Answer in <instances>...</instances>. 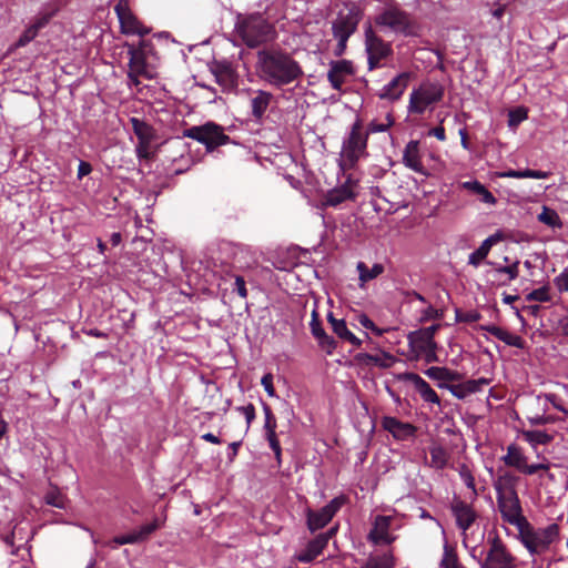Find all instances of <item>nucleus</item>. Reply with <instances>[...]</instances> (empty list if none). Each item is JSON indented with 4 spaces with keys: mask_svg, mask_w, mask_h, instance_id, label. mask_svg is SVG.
<instances>
[{
    "mask_svg": "<svg viewBox=\"0 0 568 568\" xmlns=\"http://www.w3.org/2000/svg\"><path fill=\"white\" fill-rule=\"evenodd\" d=\"M235 31L248 48H256L273 40L275 29L264 18L263 13H239L235 22Z\"/></svg>",
    "mask_w": 568,
    "mask_h": 568,
    "instance_id": "obj_2",
    "label": "nucleus"
},
{
    "mask_svg": "<svg viewBox=\"0 0 568 568\" xmlns=\"http://www.w3.org/2000/svg\"><path fill=\"white\" fill-rule=\"evenodd\" d=\"M162 526V523L159 518L153 519L151 523L142 525L139 529L135 530V534L139 538V541H144L149 538L151 534L158 530Z\"/></svg>",
    "mask_w": 568,
    "mask_h": 568,
    "instance_id": "obj_41",
    "label": "nucleus"
},
{
    "mask_svg": "<svg viewBox=\"0 0 568 568\" xmlns=\"http://www.w3.org/2000/svg\"><path fill=\"white\" fill-rule=\"evenodd\" d=\"M263 412L265 415L264 429L266 432H275L277 427L276 417L272 412V408L268 404L263 403Z\"/></svg>",
    "mask_w": 568,
    "mask_h": 568,
    "instance_id": "obj_51",
    "label": "nucleus"
},
{
    "mask_svg": "<svg viewBox=\"0 0 568 568\" xmlns=\"http://www.w3.org/2000/svg\"><path fill=\"white\" fill-rule=\"evenodd\" d=\"M113 541L116 544V545H126V544H138L140 542L139 541V538L135 534V530L129 532V534H125V535H121V536H116L114 537Z\"/></svg>",
    "mask_w": 568,
    "mask_h": 568,
    "instance_id": "obj_62",
    "label": "nucleus"
},
{
    "mask_svg": "<svg viewBox=\"0 0 568 568\" xmlns=\"http://www.w3.org/2000/svg\"><path fill=\"white\" fill-rule=\"evenodd\" d=\"M554 283L559 292H568V270H564L556 276Z\"/></svg>",
    "mask_w": 568,
    "mask_h": 568,
    "instance_id": "obj_63",
    "label": "nucleus"
},
{
    "mask_svg": "<svg viewBox=\"0 0 568 568\" xmlns=\"http://www.w3.org/2000/svg\"><path fill=\"white\" fill-rule=\"evenodd\" d=\"M233 291H235L242 298H246L247 290L245 281L242 276L239 275L235 277Z\"/></svg>",
    "mask_w": 568,
    "mask_h": 568,
    "instance_id": "obj_64",
    "label": "nucleus"
},
{
    "mask_svg": "<svg viewBox=\"0 0 568 568\" xmlns=\"http://www.w3.org/2000/svg\"><path fill=\"white\" fill-rule=\"evenodd\" d=\"M367 141L368 132L364 131L362 121L356 120L342 145V155L348 168H354L362 156L367 155Z\"/></svg>",
    "mask_w": 568,
    "mask_h": 568,
    "instance_id": "obj_6",
    "label": "nucleus"
},
{
    "mask_svg": "<svg viewBox=\"0 0 568 568\" xmlns=\"http://www.w3.org/2000/svg\"><path fill=\"white\" fill-rule=\"evenodd\" d=\"M316 341L318 343V346L327 355H332L337 347V342L334 339L333 336L328 335L327 333L323 334V337H318Z\"/></svg>",
    "mask_w": 568,
    "mask_h": 568,
    "instance_id": "obj_50",
    "label": "nucleus"
},
{
    "mask_svg": "<svg viewBox=\"0 0 568 568\" xmlns=\"http://www.w3.org/2000/svg\"><path fill=\"white\" fill-rule=\"evenodd\" d=\"M526 300L541 303L550 302L551 296L549 294V287L547 285H544L539 288L531 291L529 294L526 295Z\"/></svg>",
    "mask_w": 568,
    "mask_h": 568,
    "instance_id": "obj_44",
    "label": "nucleus"
},
{
    "mask_svg": "<svg viewBox=\"0 0 568 568\" xmlns=\"http://www.w3.org/2000/svg\"><path fill=\"white\" fill-rule=\"evenodd\" d=\"M153 43L150 40H141L139 45H128L129 60V79H133L135 75H142L146 79H152L153 74L149 69L148 58L153 55Z\"/></svg>",
    "mask_w": 568,
    "mask_h": 568,
    "instance_id": "obj_10",
    "label": "nucleus"
},
{
    "mask_svg": "<svg viewBox=\"0 0 568 568\" xmlns=\"http://www.w3.org/2000/svg\"><path fill=\"white\" fill-rule=\"evenodd\" d=\"M273 100V94L268 91L264 90H253L252 97L250 99V105H251V113L254 120L261 121L271 102Z\"/></svg>",
    "mask_w": 568,
    "mask_h": 568,
    "instance_id": "obj_24",
    "label": "nucleus"
},
{
    "mask_svg": "<svg viewBox=\"0 0 568 568\" xmlns=\"http://www.w3.org/2000/svg\"><path fill=\"white\" fill-rule=\"evenodd\" d=\"M489 254L481 245L469 254L468 263L475 267H477Z\"/></svg>",
    "mask_w": 568,
    "mask_h": 568,
    "instance_id": "obj_59",
    "label": "nucleus"
},
{
    "mask_svg": "<svg viewBox=\"0 0 568 568\" xmlns=\"http://www.w3.org/2000/svg\"><path fill=\"white\" fill-rule=\"evenodd\" d=\"M355 193L348 183L341 185L339 187L331 190L325 196V205L337 206L347 200H354Z\"/></svg>",
    "mask_w": 568,
    "mask_h": 568,
    "instance_id": "obj_31",
    "label": "nucleus"
},
{
    "mask_svg": "<svg viewBox=\"0 0 568 568\" xmlns=\"http://www.w3.org/2000/svg\"><path fill=\"white\" fill-rule=\"evenodd\" d=\"M425 374L434 381H437L438 384H448V368L447 367H439V366H432L425 371Z\"/></svg>",
    "mask_w": 568,
    "mask_h": 568,
    "instance_id": "obj_42",
    "label": "nucleus"
},
{
    "mask_svg": "<svg viewBox=\"0 0 568 568\" xmlns=\"http://www.w3.org/2000/svg\"><path fill=\"white\" fill-rule=\"evenodd\" d=\"M394 124V118L390 113L386 115V122L379 123L377 121H372L368 124V130L366 132L369 133H377V132H385L387 131L392 125Z\"/></svg>",
    "mask_w": 568,
    "mask_h": 568,
    "instance_id": "obj_52",
    "label": "nucleus"
},
{
    "mask_svg": "<svg viewBox=\"0 0 568 568\" xmlns=\"http://www.w3.org/2000/svg\"><path fill=\"white\" fill-rule=\"evenodd\" d=\"M456 322L458 323H475L481 318V314L475 310L463 312L456 310Z\"/></svg>",
    "mask_w": 568,
    "mask_h": 568,
    "instance_id": "obj_48",
    "label": "nucleus"
},
{
    "mask_svg": "<svg viewBox=\"0 0 568 568\" xmlns=\"http://www.w3.org/2000/svg\"><path fill=\"white\" fill-rule=\"evenodd\" d=\"M361 21V12L352 8L346 13L339 12L337 18L332 24L334 38L337 40V45L334 50L336 57H342L347 48L349 37L357 30Z\"/></svg>",
    "mask_w": 568,
    "mask_h": 568,
    "instance_id": "obj_7",
    "label": "nucleus"
},
{
    "mask_svg": "<svg viewBox=\"0 0 568 568\" xmlns=\"http://www.w3.org/2000/svg\"><path fill=\"white\" fill-rule=\"evenodd\" d=\"M410 72H402L397 77H395L389 83H387L383 91L379 93V98L388 101L398 100L404 91L407 89L409 81L412 79Z\"/></svg>",
    "mask_w": 568,
    "mask_h": 568,
    "instance_id": "obj_21",
    "label": "nucleus"
},
{
    "mask_svg": "<svg viewBox=\"0 0 568 568\" xmlns=\"http://www.w3.org/2000/svg\"><path fill=\"white\" fill-rule=\"evenodd\" d=\"M346 503L345 496H338L333 498L327 505L322 507L320 510L307 511V527L311 531H316L324 528Z\"/></svg>",
    "mask_w": 568,
    "mask_h": 568,
    "instance_id": "obj_16",
    "label": "nucleus"
},
{
    "mask_svg": "<svg viewBox=\"0 0 568 568\" xmlns=\"http://www.w3.org/2000/svg\"><path fill=\"white\" fill-rule=\"evenodd\" d=\"M450 510L455 517L456 526L463 532H466L478 518V514L474 507L460 499H455L450 504Z\"/></svg>",
    "mask_w": 568,
    "mask_h": 568,
    "instance_id": "obj_18",
    "label": "nucleus"
},
{
    "mask_svg": "<svg viewBox=\"0 0 568 568\" xmlns=\"http://www.w3.org/2000/svg\"><path fill=\"white\" fill-rule=\"evenodd\" d=\"M462 187L478 195L483 203L495 204L497 201L494 194L477 180L463 182Z\"/></svg>",
    "mask_w": 568,
    "mask_h": 568,
    "instance_id": "obj_32",
    "label": "nucleus"
},
{
    "mask_svg": "<svg viewBox=\"0 0 568 568\" xmlns=\"http://www.w3.org/2000/svg\"><path fill=\"white\" fill-rule=\"evenodd\" d=\"M488 551L480 568H516L517 558L510 552L498 535L488 538Z\"/></svg>",
    "mask_w": 568,
    "mask_h": 568,
    "instance_id": "obj_12",
    "label": "nucleus"
},
{
    "mask_svg": "<svg viewBox=\"0 0 568 568\" xmlns=\"http://www.w3.org/2000/svg\"><path fill=\"white\" fill-rule=\"evenodd\" d=\"M525 119H527V111L524 108L511 110L508 114V125L517 126Z\"/></svg>",
    "mask_w": 568,
    "mask_h": 568,
    "instance_id": "obj_56",
    "label": "nucleus"
},
{
    "mask_svg": "<svg viewBox=\"0 0 568 568\" xmlns=\"http://www.w3.org/2000/svg\"><path fill=\"white\" fill-rule=\"evenodd\" d=\"M382 426L397 439H406L414 436L416 428L409 423H404L393 416H385Z\"/></svg>",
    "mask_w": 568,
    "mask_h": 568,
    "instance_id": "obj_25",
    "label": "nucleus"
},
{
    "mask_svg": "<svg viewBox=\"0 0 568 568\" xmlns=\"http://www.w3.org/2000/svg\"><path fill=\"white\" fill-rule=\"evenodd\" d=\"M442 568H465L459 564L456 549L447 542L444 545V555L440 561Z\"/></svg>",
    "mask_w": 568,
    "mask_h": 568,
    "instance_id": "obj_40",
    "label": "nucleus"
},
{
    "mask_svg": "<svg viewBox=\"0 0 568 568\" xmlns=\"http://www.w3.org/2000/svg\"><path fill=\"white\" fill-rule=\"evenodd\" d=\"M463 383L465 384L466 392L471 395L481 392L490 383V379L480 377L478 379H467Z\"/></svg>",
    "mask_w": 568,
    "mask_h": 568,
    "instance_id": "obj_46",
    "label": "nucleus"
},
{
    "mask_svg": "<svg viewBox=\"0 0 568 568\" xmlns=\"http://www.w3.org/2000/svg\"><path fill=\"white\" fill-rule=\"evenodd\" d=\"M444 97V88L438 83H423L412 91L409 97V113L423 114L426 109L439 102Z\"/></svg>",
    "mask_w": 568,
    "mask_h": 568,
    "instance_id": "obj_11",
    "label": "nucleus"
},
{
    "mask_svg": "<svg viewBox=\"0 0 568 568\" xmlns=\"http://www.w3.org/2000/svg\"><path fill=\"white\" fill-rule=\"evenodd\" d=\"M393 518L390 516L378 515L374 519L373 528L368 534V539L375 545H390L395 537L389 534V527Z\"/></svg>",
    "mask_w": 568,
    "mask_h": 568,
    "instance_id": "obj_19",
    "label": "nucleus"
},
{
    "mask_svg": "<svg viewBox=\"0 0 568 568\" xmlns=\"http://www.w3.org/2000/svg\"><path fill=\"white\" fill-rule=\"evenodd\" d=\"M354 359L361 365H375L383 368L390 367L395 361L393 355L385 352L382 355L358 353L355 355Z\"/></svg>",
    "mask_w": 568,
    "mask_h": 568,
    "instance_id": "obj_30",
    "label": "nucleus"
},
{
    "mask_svg": "<svg viewBox=\"0 0 568 568\" xmlns=\"http://www.w3.org/2000/svg\"><path fill=\"white\" fill-rule=\"evenodd\" d=\"M327 321L331 324L333 332L343 341L351 343L355 347L362 345V339L355 336L347 327L345 320L335 318L333 313H328Z\"/></svg>",
    "mask_w": 568,
    "mask_h": 568,
    "instance_id": "obj_28",
    "label": "nucleus"
},
{
    "mask_svg": "<svg viewBox=\"0 0 568 568\" xmlns=\"http://www.w3.org/2000/svg\"><path fill=\"white\" fill-rule=\"evenodd\" d=\"M403 378L414 385L415 389L425 402L437 405L440 404V399L437 393L418 374L406 373L404 374Z\"/></svg>",
    "mask_w": 568,
    "mask_h": 568,
    "instance_id": "obj_26",
    "label": "nucleus"
},
{
    "mask_svg": "<svg viewBox=\"0 0 568 568\" xmlns=\"http://www.w3.org/2000/svg\"><path fill=\"white\" fill-rule=\"evenodd\" d=\"M45 503L57 508H64V496L58 488H52L45 494Z\"/></svg>",
    "mask_w": 568,
    "mask_h": 568,
    "instance_id": "obj_43",
    "label": "nucleus"
},
{
    "mask_svg": "<svg viewBox=\"0 0 568 568\" xmlns=\"http://www.w3.org/2000/svg\"><path fill=\"white\" fill-rule=\"evenodd\" d=\"M183 136L204 144L207 152H212L231 141L230 136L224 133L223 126L212 121L185 129Z\"/></svg>",
    "mask_w": 568,
    "mask_h": 568,
    "instance_id": "obj_5",
    "label": "nucleus"
},
{
    "mask_svg": "<svg viewBox=\"0 0 568 568\" xmlns=\"http://www.w3.org/2000/svg\"><path fill=\"white\" fill-rule=\"evenodd\" d=\"M235 409L244 415L245 420H246V429H248L251 424L253 423V420L256 417L254 405L252 403H250L246 406H239Z\"/></svg>",
    "mask_w": 568,
    "mask_h": 568,
    "instance_id": "obj_58",
    "label": "nucleus"
},
{
    "mask_svg": "<svg viewBox=\"0 0 568 568\" xmlns=\"http://www.w3.org/2000/svg\"><path fill=\"white\" fill-rule=\"evenodd\" d=\"M395 558L390 551L368 557L361 568H395Z\"/></svg>",
    "mask_w": 568,
    "mask_h": 568,
    "instance_id": "obj_34",
    "label": "nucleus"
},
{
    "mask_svg": "<svg viewBox=\"0 0 568 568\" xmlns=\"http://www.w3.org/2000/svg\"><path fill=\"white\" fill-rule=\"evenodd\" d=\"M329 540V534H320L310 540L304 550L297 554L296 559L303 564H310L316 559L326 548Z\"/></svg>",
    "mask_w": 568,
    "mask_h": 568,
    "instance_id": "obj_22",
    "label": "nucleus"
},
{
    "mask_svg": "<svg viewBox=\"0 0 568 568\" xmlns=\"http://www.w3.org/2000/svg\"><path fill=\"white\" fill-rule=\"evenodd\" d=\"M374 23L381 29L403 36L415 34L416 23L408 12L398 4H389L375 16Z\"/></svg>",
    "mask_w": 568,
    "mask_h": 568,
    "instance_id": "obj_4",
    "label": "nucleus"
},
{
    "mask_svg": "<svg viewBox=\"0 0 568 568\" xmlns=\"http://www.w3.org/2000/svg\"><path fill=\"white\" fill-rule=\"evenodd\" d=\"M130 123L132 130L138 138V144L135 145V153L139 160H153L155 158L156 150L153 149L152 143L156 140V130L149 124L146 121L131 118Z\"/></svg>",
    "mask_w": 568,
    "mask_h": 568,
    "instance_id": "obj_9",
    "label": "nucleus"
},
{
    "mask_svg": "<svg viewBox=\"0 0 568 568\" xmlns=\"http://www.w3.org/2000/svg\"><path fill=\"white\" fill-rule=\"evenodd\" d=\"M496 273H505L508 275V282L516 280L519 275V261H515L507 266H499L495 270Z\"/></svg>",
    "mask_w": 568,
    "mask_h": 568,
    "instance_id": "obj_55",
    "label": "nucleus"
},
{
    "mask_svg": "<svg viewBox=\"0 0 568 568\" xmlns=\"http://www.w3.org/2000/svg\"><path fill=\"white\" fill-rule=\"evenodd\" d=\"M54 12H45L37 16L34 20L31 22L38 31L42 30L44 27L48 26L50 20L52 19Z\"/></svg>",
    "mask_w": 568,
    "mask_h": 568,
    "instance_id": "obj_61",
    "label": "nucleus"
},
{
    "mask_svg": "<svg viewBox=\"0 0 568 568\" xmlns=\"http://www.w3.org/2000/svg\"><path fill=\"white\" fill-rule=\"evenodd\" d=\"M266 439L271 449L273 450L275 458L278 463H281L282 448L280 442L277 439L276 430L275 432H266Z\"/></svg>",
    "mask_w": 568,
    "mask_h": 568,
    "instance_id": "obj_54",
    "label": "nucleus"
},
{
    "mask_svg": "<svg viewBox=\"0 0 568 568\" xmlns=\"http://www.w3.org/2000/svg\"><path fill=\"white\" fill-rule=\"evenodd\" d=\"M38 29L32 23H30V26L22 32V34L18 39L16 47H26L38 36Z\"/></svg>",
    "mask_w": 568,
    "mask_h": 568,
    "instance_id": "obj_49",
    "label": "nucleus"
},
{
    "mask_svg": "<svg viewBox=\"0 0 568 568\" xmlns=\"http://www.w3.org/2000/svg\"><path fill=\"white\" fill-rule=\"evenodd\" d=\"M356 270L358 272L359 286L364 287V285L378 277L384 273V266L379 263H375L371 268L364 263L358 262L356 265Z\"/></svg>",
    "mask_w": 568,
    "mask_h": 568,
    "instance_id": "obj_33",
    "label": "nucleus"
},
{
    "mask_svg": "<svg viewBox=\"0 0 568 568\" xmlns=\"http://www.w3.org/2000/svg\"><path fill=\"white\" fill-rule=\"evenodd\" d=\"M444 316V312L428 305L420 315V322H427L430 320H440Z\"/></svg>",
    "mask_w": 568,
    "mask_h": 568,
    "instance_id": "obj_60",
    "label": "nucleus"
},
{
    "mask_svg": "<svg viewBox=\"0 0 568 568\" xmlns=\"http://www.w3.org/2000/svg\"><path fill=\"white\" fill-rule=\"evenodd\" d=\"M365 50L367 53L368 69L375 70L384 65V61L393 55L389 42L383 40L368 24L365 29Z\"/></svg>",
    "mask_w": 568,
    "mask_h": 568,
    "instance_id": "obj_8",
    "label": "nucleus"
},
{
    "mask_svg": "<svg viewBox=\"0 0 568 568\" xmlns=\"http://www.w3.org/2000/svg\"><path fill=\"white\" fill-rule=\"evenodd\" d=\"M430 454V466L436 469H444L448 464V453L442 446L432 447Z\"/></svg>",
    "mask_w": 568,
    "mask_h": 568,
    "instance_id": "obj_38",
    "label": "nucleus"
},
{
    "mask_svg": "<svg viewBox=\"0 0 568 568\" xmlns=\"http://www.w3.org/2000/svg\"><path fill=\"white\" fill-rule=\"evenodd\" d=\"M114 12L116 13L123 34L144 37L150 33V29L144 27L133 13L128 0H119L114 6Z\"/></svg>",
    "mask_w": 568,
    "mask_h": 568,
    "instance_id": "obj_13",
    "label": "nucleus"
},
{
    "mask_svg": "<svg viewBox=\"0 0 568 568\" xmlns=\"http://www.w3.org/2000/svg\"><path fill=\"white\" fill-rule=\"evenodd\" d=\"M550 175V172L540 171V170H508L500 174L501 178H511V179H547Z\"/></svg>",
    "mask_w": 568,
    "mask_h": 568,
    "instance_id": "obj_36",
    "label": "nucleus"
},
{
    "mask_svg": "<svg viewBox=\"0 0 568 568\" xmlns=\"http://www.w3.org/2000/svg\"><path fill=\"white\" fill-rule=\"evenodd\" d=\"M497 506L504 521L515 526L517 529L528 519L523 514L521 503L518 494L509 496H497Z\"/></svg>",
    "mask_w": 568,
    "mask_h": 568,
    "instance_id": "obj_14",
    "label": "nucleus"
},
{
    "mask_svg": "<svg viewBox=\"0 0 568 568\" xmlns=\"http://www.w3.org/2000/svg\"><path fill=\"white\" fill-rule=\"evenodd\" d=\"M354 74L355 68L352 61L345 59L332 61L327 72V80L334 90L342 91L343 84Z\"/></svg>",
    "mask_w": 568,
    "mask_h": 568,
    "instance_id": "obj_17",
    "label": "nucleus"
},
{
    "mask_svg": "<svg viewBox=\"0 0 568 568\" xmlns=\"http://www.w3.org/2000/svg\"><path fill=\"white\" fill-rule=\"evenodd\" d=\"M523 436L532 446L547 445L554 439V436L545 430H525Z\"/></svg>",
    "mask_w": 568,
    "mask_h": 568,
    "instance_id": "obj_39",
    "label": "nucleus"
},
{
    "mask_svg": "<svg viewBox=\"0 0 568 568\" xmlns=\"http://www.w3.org/2000/svg\"><path fill=\"white\" fill-rule=\"evenodd\" d=\"M311 332L312 335L317 339L318 337H323V334H325V329L322 326V323L320 321L318 313L314 310L312 312V321H311Z\"/></svg>",
    "mask_w": 568,
    "mask_h": 568,
    "instance_id": "obj_57",
    "label": "nucleus"
},
{
    "mask_svg": "<svg viewBox=\"0 0 568 568\" xmlns=\"http://www.w3.org/2000/svg\"><path fill=\"white\" fill-rule=\"evenodd\" d=\"M459 476L464 484L473 490V495L476 497L478 495L476 490L475 477L473 476L470 469L465 464L459 468Z\"/></svg>",
    "mask_w": 568,
    "mask_h": 568,
    "instance_id": "obj_47",
    "label": "nucleus"
},
{
    "mask_svg": "<svg viewBox=\"0 0 568 568\" xmlns=\"http://www.w3.org/2000/svg\"><path fill=\"white\" fill-rule=\"evenodd\" d=\"M438 387L448 389L458 399H465L467 396L470 395L468 392H466V387L463 382L458 384L439 383Z\"/></svg>",
    "mask_w": 568,
    "mask_h": 568,
    "instance_id": "obj_45",
    "label": "nucleus"
},
{
    "mask_svg": "<svg viewBox=\"0 0 568 568\" xmlns=\"http://www.w3.org/2000/svg\"><path fill=\"white\" fill-rule=\"evenodd\" d=\"M501 460L506 466L514 467L525 475H534L537 474L539 470L549 469V464L541 463L528 465L527 456H525L523 449L516 444H510L507 447V453L501 457Z\"/></svg>",
    "mask_w": 568,
    "mask_h": 568,
    "instance_id": "obj_15",
    "label": "nucleus"
},
{
    "mask_svg": "<svg viewBox=\"0 0 568 568\" xmlns=\"http://www.w3.org/2000/svg\"><path fill=\"white\" fill-rule=\"evenodd\" d=\"M357 320L363 327L372 331L376 336H382L386 332V329L377 327L366 314L358 315Z\"/></svg>",
    "mask_w": 568,
    "mask_h": 568,
    "instance_id": "obj_53",
    "label": "nucleus"
},
{
    "mask_svg": "<svg viewBox=\"0 0 568 568\" xmlns=\"http://www.w3.org/2000/svg\"><path fill=\"white\" fill-rule=\"evenodd\" d=\"M403 162L404 164L417 172V173H424V165L422 163L420 154H419V142L416 140L409 141L404 150L403 154Z\"/></svg>",
    "mask_w": 568,
    "mask_h": 568,
    "instance_id": "obj_27",
    "label": "nucleus"
},
{
    "mask_svg": "<svg viewBox=\"0 0 568 568\" xmlns=\"http://www.w3.org/2000/svg\"><path fill=\"white\" fill-rule=\"evenodd\" d=\"M257 59L261 79L273 87L282 88L303 77L300 63L283 50H262Z\"/></svg>",
    "mask_w": 568,
    "mask_h": 568,
    "instance_id": "obj_1",
    "label": "nucleus"
},
{
    "mask_svg": "<svg viewBox=\"0 0 568 568\" xmlns=\"http://www.w3.org/2000/svg\"><path fill=\"white\" fill-rule=\"evenodd\" d=\"M519 476L514 474L513 471L498 469L497 476L494 480V488L496 490L497 496H509L516 495L517 486L519 484Z\"/></svg>",
    "mask_w": 568,
    "mask_h": 568,
    "instance_id": "obj_20",
    "label": "nucleus"
},
{
    "mask_svg": "<svg viewBox=\"0 0 568 568\" xmlns=\"http://www.w3.org/2000/svg\"><path fill=\"white\" fill-rule=\"evenodd\" d=\"M538 221L552 229H560L562 226L558 213L548 206H542V211L538 214Z\"/></svg>",
    "mask_w": 568,
    "mask_h": 568,
    "instance_id": "obj_37",
    "label": "nucleus"
},
{
    "mask_svg": "<svg viewBox=\"0 0 568 568\" xmlns=\"http://www.w3.org/2000/svg\"><path fill=\"white\" fill-rule=\"evenodd\" d=\"M480 329L488 332L499 341L504 342L506 345L517 348L525 347V341L523 339L521 336L514 335L501 327H498L496 325H481Z\"/></svg>",
    "mask_w": 568,
    "mask_h": 568,
    "instance_id": "obj_29",
    "label": "nucleus"
},
{
    "mask_svg": "<svg viewBox=\"0 0 568 568\" xmlns=\"http://www.w3.org/2000/svg\"><path fill=\"white\" fill-rule=\"evenodd\" d=\"M517 530L520 541L532 555L547 551L550 545L559 537V526L557 524H550L545 528L536 529L527 520Z\"/></svg>",
    "mask_w": 568,
    "mask_h": 568,
    "instance_id": "obj_3",
    "label": "nucleus"
},
{
    "mask_svg": "<svg viewBox=\"0 0 568 568\" xmlns=\"http://www.w3.org/2000/svg\"><path fill=\"white\" fill-rule=\"evenodd\" d=\"M408 341L416 354L424 352L436 344L435 339H430L419 329L408 334Z\"/></svg>",
    "mask_w": 568,
    "mask_h": 568,
    "instance_id": "obj_35",
    "label": "nucleus"
},
{
    "mask_svg": "<svg viewBox=\"0 0 568 568\" xmlns=\"http://www.w3.org/2000/svg\"><path fill=\"white\" fill-rule=\"evenodd\" d=\"M216 82L224 91H231L237 87V74L227 62H216L212 68Z\"/></svg>",
    "mask_w": 568,
    "mask_h": 568,
    "instance_id": "obj_23",
    "label": "nucleus"
}]
</instances>
